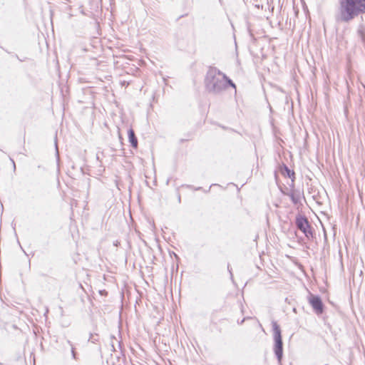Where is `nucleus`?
Wrapping results in <instances>:
<instances>
[{
	"label": "nucleus",
	"mask_w": 365,
	"mask_h": 365,
	"mask_svg": "<svg viewBox=\"0 0 365 365\" xmlns=\"http://www.w3.org/2000/svg\"><path fill=\"white\" fill-rule=\"evenodd\" d=\"M227 84L235 87L232 81L225 74L215 68H210L205 78V85L207 91L214 93H219L224 91Z\"/></svg>",
	"instance_id": "f257e3e1"
},
{
	"label": "nucleus",
	"mask_w": 365,
	"mask_h": 365,
	"mask_svg": "<svg viewBox=\"0 0 365 365\" xmlns=\"http://www.w3.org/2000/svg\"><path fill=\"white\" fill-rule=\"evenodd\" d=\"M365 13V0H339V14L341 21L349 22Z\"/></svg>",
	"instance_id": "f03ea898"
},
{
	"label": "nucleus",
	"mask_w": 365,
	"mask_h": 365,
	"mask_svg": "<svg viewBox=\"0 0 365 365\" xmlns=\"http://www.w3.org/2000/svg\"><path fill=\"white\" fill-rule=\"evenodd\" d=\"M274 346L273 351L277 356L278 363L280 364L283 356V342L282 339L281 329L277 323L272 322Z\"/></svg>",
	"instance_id": "7ed1b4c3"
},
{
	"label": "nucleus",
	"mask_w": 365,
	"mask_h": 365,
	"mask_svg": "<svg viewBox=\"0 0 365 365\" xmlns=\"http://www.w3.org/2000/svg\"><path fill=\"white\" fill-rule=\"evenodd\" d=\"M295 223L297 228L301 230L307 238L312 237V231L306 217L302 215L297 216Z\"/></svg>",
	"instance_id": "20e7f679"
},
{
	"label": "nucleus",
	"mask_w": 365,
	"mask_h": 365,
	"mask_svg": "<svg viewBox=\"0 0 365 365\" xmlns=\"http://www.w3.org/2000/svg\"><path fill=\"white\" fill-rule=\"evenodd\" d=\"M309 303L317 314H320L324 311V306L321 298L319 296L310 294L308 297Z\"/></svg>",
	"instance_id": "39448f33"
},
{
	"label": "nucleus",
	"mask_w": 365,
	"mask_h": 365,
	"mask_svg": "<svg viewBox=\"0 0 365 365\" xmlns=\"http://www.w3.org/2000/svg\"><path fill=\"white\" fill-rule=\"evenodd\" d=\"M129 142L132 147L136 148L138 147V139L135 135L134 130L130 128L128 131Z\"/></svg>",
	"instance_id": "423d86ee"
},
{
	"label": "nucleus",
	"mask_w": 365,
	"mask_h": 365,
	"mask_svg": "<svg viewBox=\"0 0 365 365\" xmlns=\"http://www.w3.org/2000/svg\"><path fill=\"white\" fill-rule=\"evenodd\" d=\"M289 197L291 198L292 202L297 205L300 202V193L299 192L293 191L288 194Z\"/></svg>",
	"instance_id": "0eeeda50"
},
{
	"label": "nucleus",
	"mask_w": 365,
	"mask_h": 365,
	"mask_svg": "<svg viewBox=\"0 0 365 365\" xmlns=\"http://www.w3.org/2000/svg\"><path fill=\"white\" fill-rule=\"evenodd\" d=\"M282 173L283 175H287L289 178H291L292 177H294V171L289 169L288 167H287L286 165H284V169L282 171Z\"/></svg>",
	"instance_id": "6e6552de"
},
{
	"label": "nucleus",
	"mask_w": 365,
	"mask_h": 365,
	"mask_svg": "<svg viewBox=\"0 0 365 365\" xmlns=\"http://www.w3.org/2000/svg\"><path fill=\"white\" fill-rule=\"evenodd\" d=\"M359 36L361 38V40L364 41L365 38L364 35V28L363 26H359L357 31Z\"/></svg>",
	"instance_id": "1a4fd4ad"
},
{
	"label": "nucleus",
	"mask_w": 365,
	"mask_h": 365,
	"mask_svg": "<svg viewBox=\"0 0 365 365\" xmlns=\"http://www.w3.org/2000/svg\"><path fill=\"white\" fill-rule=\"evenodd\" d=\"M68 344L71 346V354H72V356L74 359H76V353L75 351V348L73 347L72 343L68 340Z\"/></svg>",
	"instance_id": "9d476101"
},
{
	"label": "nucleus",
	"mask_w": 365,
	"mask_h": 365,
	"mask_svg": "<svg viewBox=\"0 0 365 365\" xmlns=\"http://www.w3.org/2000/svg\"><path fill=\"white\" fill-rule=\"evenodd\" d=\"M92 337H93V335H91V336L90 337L89 341H92V342H94V341L92 340Z\"/></svg>",
	"instance_id": "9b49d317"
}]
</instances>
